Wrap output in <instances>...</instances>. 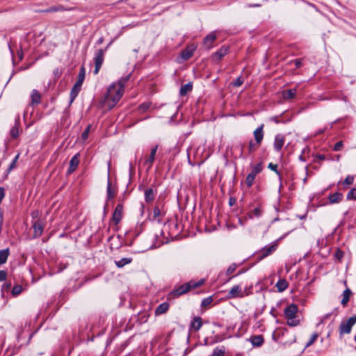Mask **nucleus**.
Returning a JSON list of instances; mask_svg holds the SVG:
<instances>
[{"label": "nucleus", "instance_id": "63", "mask_svg": "<svg viewBox=\"0 0 356 356\" xmlns=\"http://www.w3.org/2000/svg\"><path fill=\"white\" fill-rule=\"evenodd\" d=\"M323 130H320V131L318 133H323Z\"/></svg>", "mask_w": 356, "mask_h": 356}, {"label": "nucleus", "instance_id": "36", "mask_svg": "<svg viewBox=\"0 0 356 356\" xmlns=\"http://www.w3.org/2000/svg\"><path fill=\"white\" fill-rule=\"evenodd\" d=\"M346 197L348 200H356V188L350 189V191L348 193Z\"/></svg>", "mask_w": 356, "mask_h": 356}, {"label": "nucleus", "instance_id": "62", "mask_svg": "<svg viewBox=\"0 0 356 356\" xmlns=\"http://www.w3.org/2000/svg\"><path fill=\"white\" fill-rule=\"evenodd\" d=\"M273 119L275 120V122L276 123H277V122H278V121L277 120V119H276V118H275H275H273Z\"/></svg>", "mask_w": 356, "mask_h": 356}, {"label": "nucleus", "instance_id": "20", "mask_svg": "<svg viewBox=\"0 0 356 356\" xmlns=\"http://www.w3.org/2000/svg\"><path fill=\"white\" fill-rule=\"evenodd\" d=\"M296 93L297 90L296 88L286 90L282 92V97L285 100L291 99L296 97Z\"/></svg>", "mask_w": 356, "mask_h": 356}, {"label": "nucleus", "instance_id": "5", "mask_svg": "<svg viewBox=\"0 0 356 356\" xmlns=\"http://www.w3.org/2000/svg\"><path fill=\"white\" fill-rule=\"evenodd\" d=\"M278 246V243L277 241L266 245L263 248H261L257 254V258L259 260H262L268 255H270L273 252H274Z\"/></svg>", "mask_w": 356, "mask_h": 356}, {"label": "nucleus", "instance_id": "34", "mask_svg": "<svg viewBox=\"0 0 356 356\" xmlns=\"http://www.w3.org/2000/svg\"><path fill=\"white\" fill-rule=\"evenodd\" d=\"M85 77H86L85 68H81L79 73L78 74V79H77V81H76V83L82 85L84 81Z\"/></svg>", "mask_w": 356, "mask_h": 356}, {"label": "nucleus", "instance_id": "22", "mask_svg": "<svg viewBox=\"0 0 356 356\" xmlns=\"http://www.w3.org/2000/svg\"><path fill=\"white\" fill-rule=\"evenodd\" d=\"M31 105L35 106L40 103L41 95L37 90H33L31 95Z\"/></svg>", "mask_w": 356, "mask_h": 356}, {"label": "nucleus", "instance_id": "60", "mask_svg": "<svg viewBox=\"0 0 356 356\" xmlns=\"http://www.w3.org/2000/svg\"><path fill=\"white\" fill-rule=\"evenodd\" d=\"M252 7H259L260 6V4H254L252 6Z\"/></svg>", "mask_w": 356, "mask_h": 356}, {"label": "nucleus", "instance_id": "19", "mask_svg": "<svg viewBox=\"0 0 356 356\" xmlns=\"http://www.w3.org/2000/svg\"><path fill=\"white\" fill-rule=\"evenodd\" d=\"M252 345L255 347H260L264 342V339L262 335H254L249 339Z\"/></svg>", "mask_w": 356, "mask_h": 356}, {"label": "nucleus", "instance_id": "44", "mask_svg": "<svg viewBox=\"0 0 356 356\" xmlns=\"http://www.w3.org/2000/svg\"><path fill=\"white\" fill-rule=\"evenodd\" d=\"M343 146V141L337 142L333 147V150L335 152L340 151Z\"/></svg>", "mask_w": 356, "mask_h": 356}, {"label": "nucleus", "instance_id": "21", "mask_svg": "<svg viewBox=\"0 0 356 356\" xmlns=\"http://www.w3.org/2000/svg\"><path fill=\"white\" fill-rule=\"evenodd\" d=\"M202 325V318L199 316H195L193 318V321L191 323V329L193 330L195 332H197L201 328Z\"/></svg>", "mask_w": 356, "mask_h": 356}, {"label": "nucleus", "instance_id": "30", "mask_svg": "<svg viewBox=\"0 0 356 356\" xmlns=\"http://www.w3.org/2000/svg\"><path fill=\"white\" fill-rule=\"evenodd\" d=\"M351 293L352 292L350 289H346L345 291H343V298L341 300V305L343 307H346L347 305Z\"/></svg>", "mask_w": 356, "mask_h": 356}, {"label": "nucleus", "instance_id": "45", "mask_svg": "<svg viewBox=\"0 0 356 356\" xmlns=\"http://www.w3.org/2000/svg\"><path fill=\"white\" fill-rule=\"evenodd\" d=\"M90 129V125H88L87 128L84 130V131L82 133L81 138L83 140H86L89 135V131Z\"/></svg>", "mask_w": 356, "mask_h": 356}, {"label": "nucleus", "instance_id": "25", "mask_svg": "<svg viewBox=\"0 0 356 356\" xmlns=\"http://www.w3.org/2000/svg\"><path fill=\"white\" fill-rule=\"evenodd\" d=\"M155 197V192L153 188H149L145 191V200L147 203L152 202Z\"/></svg>", "mask_w": 356, "mask_h": 356}, {"label": "nucleus", "instance_id": "17", "mask_svg": "<svg viewBox=\"0 0 356 356\" xmlns=\"http://www.w3.org/2000/svg\"><path fill=\"white\" fill-rule=\"evenodd\" d=\"M79 154H75L70 160V166L68 169V173L71 174L77 168L79 163Z\"/></svg>", "mask_w": 356, "mask_h": 356}, {"label": "nucleus", "instance_id": "64", "mask_svg": "<svg viewBox=\"0 0 356 356\" xmlns=\"http://www.w3.org/2000/svg\"><path fill=\"white\" fill-rule=\"evenodd\" d=\"M355 341L356 342V335L355 336Z\"/></svg>", "mask_w": 356, "mask_h": 356}, {"label": "nucleus", "instance_id": "32", "mask_svg": "<svg viewBox=\"0 0 356 356\" xmlns=\"http://www.w3.org/2000/svg\"><path fill=\"white\" fill-rule=\"evenodd\" d=\"M10 135L13 138H16L19 136V119L16 120L15 125L10 129Z\"/></svg>", "mask_w": 356, "mask_h": 356}, {"label": "nucleus", "instance_id": "24", "mask_svg": "<svg viewBox=\"0 0 356 356\" xmlns=\"http://www.w3.org/2000/svg\"><path fill=\"white\" fill-rule=\"evenodd\" d=\"M169 309V304L168 302H163L160 304L155 309V315H161L166 313Z\"/></svg>", "mask_w": 356, "mask_h": 356}, {"label": "nucleus", "instance_id": "6", "mask_svg": "<svg viewBox=\"0 0 356 356\" xmlns=\"http://www.w3.org/2000/svg\"><path fill=\"white\" fill-rule=\"evenodd\" d=\"M262 163H259L252 167V171L249 173L245 179V184L248 187H251L254 183L255 177L262 171Z\"/></svg>", "mask_w": 356, "mask_h": 356}, {"label": "nucleus", "instance_id": "14", "mask_svg": "<svg viewBox=\"0 0 356 356\" xmlns=\"http://www.w3.org/2000/svg\"><path fill=\"white\" fill-rule=\"evenodd\" d=\"M158 147L159 146L158 145H156L152 148L149 156L145 161V165H147L148 170H149L152 167Z\"/></svg>", "mask_w": 356, "mask_h": 356}, {"label": "nucleus", "instance_id": "42", "mask_svg": "<svg viewBox=\"0 0 356 356\" xmlns=\"http://www.w3.org/2000/svg\"><path fill=\"white\" fill-rule=\"evenodd\" d=\"M213 301L212 297H208L202 300V307H207V305H210Z\"/></svg>", "mask_w": 356, "mask_h": 356}, {"label": "nucleus", "instance_id": "46", "mask_svg": "<svg viewBox=\"0 0 356 356\" xmlns=\"http://www.w3.org/2000/svg\"><path fill=\"white\" fill-rule=\"evenodd\" d=\"M161 210L158 207H155L153 210L154 218L156 219L161 216Z\"/></svg>", "mask_w": 356, "mask_h": 356}, {"label": "nucleus", "instance_id": "35", "mask_svg": "<svg viewBox=\"0 0 356 356\" xmlns=\"http://www.w3.org/2000/svg\"><path fill=\"white\" fill-rule=\"evenodd\" d=\"M22 286L21 285H15L13 288L11 293L13 296H17L19 295L22 291Z\"/></svg>", "mask_w": 356, "mask_h": 356}, {"label": "nucleus", "instance_id": "41", "mask_svg": "<svg viewBox=\"0 0 356 356\" xmlns=\"http://www.w3.org/2000/svg\"><path fill=\"white\" fill-rule=\"evenodd\" d=\"M236 267L237 265L236 264H231L227 269V275H231L232 273H233L236 270Z\"/></svg>", "mask_w": 356, "mask_h": 356}, {"label": "nucleus", "instance_id": "37", "mask_svg": "<svg viewBox=\"0 0 356 356\" xmlns=\"http://www.w3.org/2000/svg\"><path fill=\"white\" fill-rule=\"evenodd\" d=\"M261 213H262L261 209L259 207H257L252 210V213L250 214V217L251 218H252L253 217L258 218V217L261 216Z\"/></svg>", "mask_w": 356, "mask_h": 356}, {"label": "nucleus", "instance_id": "50", "mask_svg": "<svg viewBox=\"0 0 356 356\" xmlns=\"http://www.w3.org/2000/svg\"><path fill=\"white\" fill-rule=\"evenodd\" d=\"M18 157H19V154H17V155L15 156V158L13 159V161H12V163H10V165H9L8 170H11L13 168H15V163H16V161H17V160Z\"/></svg>", "mask_w": 356, "mask_h": 356}, {"label": "nucleus", "instance_id": "56", "mask_svg": "<svg viewBox=\"0 0 356 356\" xmlns=\"http://www.w3.org/2000/svg\"><path fill=\"white\" fill-rule=\"evenodd\" d=\"M336 256H337V257H338L339 259V258H341V257H342V256H343V253H342V252H341V251H338V252L336 253Z\"/></svg>", "mask_w": 356, "mask_h": 356}, {"label": "nucleus", "instance_id": "13", "mask_svg": "<svg viewBox=\"0 0 356 356\" xmlns=\"http://www.w3.org/2000/svg\"><path fill=\"white\" fill-rule=\"evenodd\" d=\"M229 47L227 46H222L218 51L215 52L212 56L213 61H218L222 59L228 52Z\"/></svg>", "mask_w": 356, "mask_h": 356}, {"label": "nucleus", "instance_id": "9", "mask_svg": "<svg viewBox=\"0 0 356 356\" xmlns=\"http://www.w3.org/2000/svg\"><path fill=\"white\" fill-rule=\"evenodd\" d=\"M123 214V205L122 204H117L113 215H112V221L115 223V225H118L122 218Z\"/></svg>", "mask_w": 356, "mask_h": 356}, {"label": "nucleus", "instance_id": "52", "mask_svg": "<svg viewBox=\"0 0 356 356\" xmlns=\"http://www.w3.org/2000/svg\"><path fill=\"white\" fill-rule=\"evenodd\" d=\"M5 196L4 189L3 188H0V203L1 202L3 198Z\"/></svg>", "mask_w": 356, "mask_h": 356}, {"label": "nucleus", "instance_id": "39", "mask_svg": "<svg viewBox=\"0 0 356 356\" xmlns=\"http://www.w3.org/2000/svg\"><path fill=\"white\" fill-rule=\"evenodd\" d=\"M225 350L220 348H215L213 351L212 356H224Z\"/></svg>", "mask_w": 356, "mask_h": 356}, {"label": "nucleus", "instance_id": "54", "mask_svg": "<svg viewBox=\"0 0 356 356\" xmlns=\"http://www.w3.org/2000/svg\"><path fill=\"white\" fill-rule=\"evenodd\" d=\"M294 63H295L296 67H300L302 65L301 61H300V59L294 60Z\"/></svg>", "mask_w": 356, "mask_h": 356}, {"label": "nucleus", "instance_id": "4", "mask_svg": "<svg viewBox=\"0 0 356 356\" xmlns=\"http://www.w3.org/2000/svg\"><path fill=\"white\" fill-rule=\"evenodd\" d=\"M356 323V315L350 317L347 321H343L339 325V334L343 336L345 334H350L352 327Z\"/></svg>", "mask_w": 356, "mask_h": 356}, {"label": "nucleus", "instance_id": "10", "mask_svg": "<svg viewBox=\"0 0 356 356\" xmlns=\"http://www.w3.org/2000/svg\"><path fill=\"white\" fill-rule=\"evenodd\" d=\"M264 125L262 124L254 131V137L257 146L261 145L264 138Z\"/></svg>", "mask_w": 356, "mask_h": 356}, {"label": "nucleus", "instance_id": "61", "mask_svg": "<svg viewBox=\"0 0 356 356\" xmlns=\"http://www.w3.org/2000/svg\"><path fill=\"white\" fill-rule=\"evenodd\" d=\"M340 159V155L337 156V160L339 161Z\"/></svg>", "mask_w": 356, "mask_h": 356}, {"label": "nucleus", "instance_id": "28", "mask_svg": "<svg viewBox=\"0 0 356 356\" xmlns=\"http://www.w3.org/2000/svg\"><path fill=\"white\" fill-rule=\"evenodd\" d=\"M193 89V84L191 82H189L185 85H183L179 90V95L181 96H185L188 92L191 91Z\"/></svg>", "mask_w": 356, "mask_h": 356}, {"label": "nucleus", "instance_id": "15", "mask_svg": "<svg viewBox=\"0 0 356 356\" xmlns=\"http://www.w3.org/2000/svg\"><path fill=\"white\" fill-rule=\"evenodd\" d=\"M284 137L282 134H278L275 138L274 148L276 151L279 152L282 149L284 144Z\"/></svg>", "mask_w": 356, "mask_h": 356}, {"label": "nucleus", "instance_id": "57", "mask_svg": "<svg viewBox=\"0 0 356 356\" xmlns=\"http://www.w3.org/2000/svg\"><path fill=\"white\" fill-rule=\"evenodd\" d=\"M99 68H95L94 74H98V72H99Z\"/></svg>", "mask_w": 356, "mask_h": 356}, {"label": "nucleus", "instance_id": "1", "mask_svg": "<svg viewBox=\"0 0 356 356\" xmlns=\"http://www.w3.org/2000/svg\"><path fill=\"white\" fill-rule=\"evenodd\" d=\"M131 73L109 86L102 101L103 106L108 109H111L115 106L124 94V84L129 79Z\"/></svg>", "mask_w": 356, "mask_h": 356}, {"label": "nucleus", "instance_id": "29", "mask_svg": "<svg viewBox=\"0 0 356 356\" xmlns=\"http://www.w3.org/2000/svg\"><path fill=\"white\" fill-rule=\"evenodd\" d=\"M132 261V258L131 257H124L122 258L118 261H115V264L118 268H122L124 266L129 264Z\"/></svg>", "mask_w": 356, "mask_h": 356}, {"label": "nucleus", "instance_id": "31", "mask_svg": "<svg viewBox=\"0 0 356 356\" xmlns=\"http://www.w3.org/2000/svg\"><path fill=\"white\" fill-rule=\"evenodd\" d=\"M115 195V190L112 188L111 183L108 180L107 184V200L113 199Z\"/></svg>", "mask_w": 356, "mask_h": 356}, {"label": "nucleus", "instance_id": "11", "mask_svg": "<svg viewBox=\"0 0 356 356\" xmlns=\"http://www.w3.org/2000/svg\"><path fill=\"white\" fill-rule=\"evenodd\" d=\"M33 237L38 238L43 233L44 225L40 220H37L33 223Z\"/></svg>", "mask_w": 356, "mask_h": 356}, {"label": "nucleus", "instance_id": "33", "mask_svg": "<svg viewBox=\"0 0 356 356\" xmlns=\"http://www.w3.org/2000/svg\"><path fill=\"white\" fill-rule=\"evenodd\" d=\"M64 7L61 5L56 6H51L49 8L43 10V12L45 13H54V12H59V11H63Z\"/></svg>", "mask_w": 356, "mask_h": 356}, {"label": "nucleus", "instance_id": "38", "mask_svg": "<svg viewBox=\"0 0 356 356\" xmlns=\"http://www.w3.org/2000/svg\"><path fill=\"white\" fill-rule=\"evenodd\" d=\"M258 147L259 146H257V145L256 144V142L254 143L252 140H250L249 143V145H248L249 152L252 153V152H254Z\"/></svg>", "mask_w": 356, "mask_h": 356}, {"label": "nucleus", "instance_id": "53", "mask_svg": "<svg viewBox=\"0 0 356 356\" xmlns=\"http://www.w3.org/2000/svg\"><path fill=\"white\" fill-rule=\"evenodd\" d=\"M316 159L320 161H323L325 159V156L323 154H318L316 155Z\"/></svg>", "mask_w": 356, "mask_h": 356}, {"label": "nucleus", "instance_id": "43", "mask_svg": "<svg viewBox=\"0 0 356 356\" xmlns=\"http://www.w3.org/2000/svg\"><path fill=\"white\" fill-rule=\"evenodd\" d=\"M354 177L353 176L348 175L346 177V179L343 181L344 185H350L353 183Z\"/></svg>", "mask_w": 356, "mask_h": 356}, {"label": "nucleus", "instance_id": "49", "mask_svg": "<svg viewBox=\"0 0 356 356\" xmlns=\"http://www.w3.org/2000/svg\"><path fill=\"white\" fill-rule=\"evenodd\" d=\"M268 168L271 169L272 170L275 171L277 175H280L278 170H277V165L275 164H273L272 163L268 164Z\"/></svg>", "mask_w": 356, "mask_h": 356}, {"label": "nucleus", "instance_id": "55", "mask_svg": "<svg viewBox=\"0 0 356 356\" xmlns=\"http://www.w3.org/2000/svg\"><path fill=\"white\" fill-rule=\"evenodd\" d=\"M10 284H5L3 285L2 289L3 290H7L10 287Z\"/></svg>", "mask_w": 356, "mask_h": 356}, {"label": "nucleus", "instance_id": "48", "mask_svg": "<svg viewBox=\"0 0 356 356\" xmlns=\"http://www.w3.org/2000/svg\"><path fill=\"white\" fill-rule=\"evenodd\" d=\"M7 277V272L6 270H0V282L4 281Z\"/></svg>", "mask_w": 356, "mask_h": 356}, {"label": "nucleus", "instance_id": "2", "mask_svg": "<svg viewBox=\"0 0 356 356\" xmlns=\"http://www.w3.org/2000/svg\"><path fill=\"white\" fill-rule=\"evenodd\" d=\"M204 283V280L201 279L200 280L195 281H190L187 283H185L178 288L174 289L169 293V296L172 298H177L181 295H184L188 292L191 289H196L202 286Z\"/></svg>", "mask_w": 356, "mask_h": 356}, {"label": "nucleus", "instance_id": "26", "mask_svg": "<svg viewBox=\"0 0 356 356\" xmlns=\"http://www.w3.org/2000/svg\"><path fill=\"white\" fill-rule=\"evenodd\" d=\"M289 286L288 282L285 279H280L275 284V286L279 292H283Z\"/></svg>", "mask_w": 356, "mask_h": 356}, {"label": "nucleus", "instance_id": "40", "mask_svg": "<svg viewBox=\"0 0 356 356\" xmlns=\"http://www.w3.org/2000/svg\"><path fill=\"white\" fill-rule=\"evenodd\" d=\"M317 337H318V334H317L316 333H314V334L312 335V337H311L310 339H309V340L308 341V342L307 343V344H306V347H309V346H310L311 345H312V344L316 341V340Z\"/></svg>", "mask_w": 356, "mask_h": 356}, {"label": "nucleus", "instance_id": "8", "mask_svg": "<svg viewBox=\"0 0 356 356\" xmlns=\"http://www.w3.org/2000/svg\"><path fill=\"white\" fill-rule=\"evenodd\" d=\"M217 38L216 32L213 31L207 35L203 40V47L207 49H210L213 47V43Z\"/></svg>", "mask_w": 356, "mask_h": 356}, {"label": "nucleus", "instance_id": "18", "mask_svg": "<svg viewBox=\"0 0 356 356\" xmlns=\"http://www.w3.org/2000/svg\"><path fill=\"white\" fill-rule=\"evenodd\" d=\"M104 51L103 49H99L94 57L95 67H101L104 61Z\"/></svg>", "mask_w": 356, "mask_h": 356}, {"label": "nucleus", "instance_id": "23", "mask_svg": "<svg viewBox=\"0 0 356 356\" xmlns=\"http://www.w3.org/2000/svg\"><path fill=\"white\" fill-rule=\"evenodd\" d=\"M343 198V194L339 192L330 194L328 197V200L330 204L339 203Z\"/></svg>", "mask_w": 356, "mask_h": 356}, {"label": "nucleus", "instance_id": "59", "mask_svg": "<svg viewBox=\"0 0 356 356\" xmlns=\"http://www.w3.org/2000/svg\"><path fill=\"white\" fill-rule=\"evenodd\" d=\"M103 40L102 38H100L99 40H98V43L99 44H101Z\"/></svg>", "mask_w": 356, "mask_h": 356}, {"label": "nucleus", "instance_id": "27", "mask_svg": "<svg viewBox=\"0 0 356 356\" xmlns=\"http://www.w3.org/2000/svg\"><path fill=\"white\" fill-rule=\"evenodd\" d=\"M9 254L10 250L8 248L0 250V266L4 264L7 261Z\"/></svg>", "mask_w": 356, "mask_h": 356}, {"label": "nucleus", "instance_id": "47", "mask_svg": "<svg viewBox=\"0 0 356 356\" xmlns=\"http://www.w3.org/2000/svg\"><path fill=\"white\" fill-rule=\"evenodd\" d=\"M243 83V80L241 77H238L233 83V85L236 87L241 86Z\"/></svg>", "mask_w": 356, "mask_h": 356}, {"label": "nucleus", "instance_id": "16", "mask_svg": "<svg viewBox=\"0 0 356 356\" xmlns=\"http://www.w3.org/2000/svg\"><path fill=\"white\" fill-rule=\"evenodd\" d=\"M81 86L82 85L77 83H75L74 84V86L71 90L70 95V104H72L74 101L76 97H77L78 94L79 93V92L81 89Z\"/></svg>", "mask_w": 356, "mask_h": 356}, {"label": "nucleus", "instance_id": "58", "mask_svg": "<svg viewBox=\"0 0 356 356\" xmlns=\"http://www.w3.org/2000/svg\"><path fill=\"white\" fill-rule=\"evenodd\" d=\"M235 201V200H232V198H230L229 200V204L230 205H232L233 204V202Z\"/></svg>", "mask_w": 356, "mask_h": 356}, {"label": "nucleus", "instance_id": "3", "mask_svg": "<svg viewBox=\"0 0 356 356\" xmlns=\"http://www.w3.org/2000/svg\"><path fill=\"white\" fill-rule=\"evenodd\" d=\"M298 311V306L293 303L289 305L284 309V314L289 326L296 327L300 324V320L297 318Z\"/></svg>", "mask_w": 356, "mask_h": 356}, {"label": "nucleus", "instance_id": "51", "mask_svg": "<svg viewBox=\"0 0 356 356\" xmlns=\"http://www.w3.org/2000/svg\"><path fill=\"white\" fill-rule=\"evenodd\" d=\"M149 104H145H145H141V105L139 106V109H140V111H145V110L148 109V108H149Z\"/></svg>", "mask_w": 356, "mask_h": 356}, {"label": "nucleus", "instance_id": "7", "mask_svg": "<svg viewBox=\"0 0 356 356\" xmlns=\"http://www.w3.org/2000/svg\"><path fill=\"white\" fill-rule=\"evenodd\" d=\"M197 46L194 44L188 45L184 50L181 51L180 56L177 58L179 63L181 60H187L193 56Z\"/></svg>", "mask_w": 356, "mask_h": 356}, {"label": "nucleus", "instance_id": "12", "mask_svg": "<svg viewBox=\"0 0 356 356\" xmlns=\"http://www.w3.org/2000/svg\"><path fill=\"white\" fill-rule=\"evenodd\" d=\"M228 296L232 298H242L244 296V292L238 285H235L230 289Z\"/></svg>", "mask_w": 356, "mask_h": 356}]
</instances>
